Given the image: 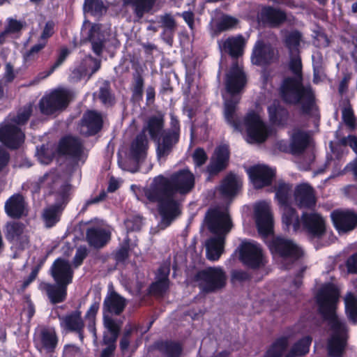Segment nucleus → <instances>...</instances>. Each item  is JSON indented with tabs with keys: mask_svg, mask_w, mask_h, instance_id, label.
Here are the masks:
<instances>
[{
	"mask_svg": "<svg viewBox=\"0 0 357 357\" xmlns=\"http://www.w3.org/2000/svg\"><path fill=\"white\" fill-rule=\"evenodd\" d=\"M208 231L215 236H224L230 231L233 227L229 215L217 208L210 209L205 217Z\"/></svg>",
	"mask_w": 357,
	"mask_h": 357,
	"instance_id": "nucleus-7",
	"label": "nucleus"
},
{
	"mask_svg": "<svg viewBox=\"0 0 357 357\" xmlns=\"http://www.w3.org/2000/svg\"><path fill=\"white\" fill-rule=\"evenodd\" d=\"M296 52V54L294 52L290 53V60L289 63V70L296 75V77H302V61L301 58Z\"/></svg>",
	"mask_w": 357,
	"mask_h": 357,
	"instance_id": "nucleus-54",
	"label": "nucleus"
},
{
	"mask_svg": "<svg viewBox=\"0 0 357 357\" xmlns=\"http://www.w3.org/2000/svg\"><path fill=\"white\" fill-rule=\"evenodd\" d=\"M101 113H84L80 123V134L85 137L93 136L98 133L102 128Z\"/></svg>",
	"mask_w": 357,
	"mask_h": 357,
	"instance_id": "nucleus-24",
	"label": "nucleus"
},
{
	"mask_svg": "<svg viewBox=\"0 0 357 357\" xmlns=\"http://www.w3.org/2000/svg\"><path fill=\"white\" fill-rule=\"evenodd\" d=\"M104 325L108 330V333L119 335L121 326L109 315H103Z\"/></svg>",
	"mask_w": 357,
	"mask_h": 357,
	"instance_id": "nucleus-61",
	"label": "nucleus"
},
{
	"mask_svg": "<svg viewBox=\"0 0 357 357\" xmlns=\"http://www.w3.org/2000/svg\"><path fill=\"white\" fill-rule=\"evenodd\" d=\"M169 287V279L158 278L155 282H153L150 284L149 291L153 295H162L168 290Z\"/></svg>",
	"mask_w": 357,
	"mask_h": 357,
	"instance_id": "nucleus-53",
	"label": "nucleus"
},
{
	"mask_svg": "<svg viewBox=\"0 0 357 357\" xmlns=\"http://www.w3.org/2000/svg\"><path fill=\"white\" fill-rule=\"evenodd\" d=\"M222 55H228L232 61H238L245 53L247 41L242 34L229 36L218 41Z\"/></svg>",
	"mask_w": 357,
	"mask_h": 357,
	"instance_id": "nucleus-11",
	"label": "nucleus"
},
{
	"mask_svg": "<svg viewBox=\"0 0 357 357\" xmlns=\"http://www.w3.org/2000/svg\"><path fill=\"white\" fill-rule=\"evenodd\" d=\"M261 20L271 27H278L287 20V13L278 8L266 6L262 8L261 11Z\"/></svg>",
	"mask_w": 357,
	"mask_h": 357,
	"instance_id": "nucleus-30",
	"label": "nucleus"
},
{
	"mask_svg": "<svg viewBox=\"0 0 357 357\" xmlns=\"http://www.w3.org/2000/svg\"><path fill=\"white\" fill-rule=\"evenodd\" d=\"M68 287L66 285L56 283L43 282L40 289L46 293L52 304H58L64 302L68 295Z\"/></svg>",
	"mask_w": 357,
	"mask_h": 357,
	"instance_id": "nucleus-29",
	"label": "nucleus"
},
{
	"mask_svg": "<svg viewBox=\"0 0 357 357\" xmlns=\"http://www.w3.org/2000/svg\"><path fill=\"white\" fill-rule=\"evenodd\" d=\"M164 128V119L162 116H151L146 123V126L144 128L142 132L144 133L145 130L149 132L150 138L153 141L159 140L161 137Z\"/></svg>",
	"mask_w": 357,
	"mask_h": 357,
	"instance_id": "nucleus-40",
	"label": "nucleus"
},
{
	"mask_svg": "<svg viewBox=\"0 0 357 357\" xmlns=\"http://www.w3.org/2000/svg\"><path fill=\"white\" fill-rule=\"evenodd\" d=\"M144 86V79L142 74L136 70L132 74V81L131 84L132 99L135 102L142 100Z\"/></svg>",
	"mask_w": 357,
	"mask_h": 357,
	"instance_id": "nucleus-43",
	"label": "nucleus"
},
{
	"mask_svg": "<svg viewBox=\"0 0 357 357\" xmlns=\"http://www.w3.org/2000/svg\"><path fill=\"white\" fill-rule=\"evenodd\" d=\"M310 142L309 135L303 131L295 132L291 137L290 148L292 153L300 154L304 152L308 146Z\"/></svg>",
	"mask_w": 357,
	"mask_h": 357,
	"instance_id": "nucleus-42",
	"label": "nucleus"
},
{
	"mask_svg": "<svg viewBox=\"0 0 357 357\" xmlns=\"http://www.w3.org/2000/svg\"><path fill=\"white\" fill-rule=\"evenodd\" d=\"M345 314L350 323L357 324V298L351 293L347 294L344 299Z\"/></svg>",
	"mask_w": 357,
	"mask_h": 357,
	"instance_id": "nucleus-45",
	"label": "nucleus"
},
{
	"mask_svg": "<svg viewBox=\"0 0 357 357\" xmlns=\"http://www.w3.org/2000/svg\"><path fill=\"white\" fill-rule=\"evenodd\" d=\"M338 288L331 282L324 284L317 291L315 298L319 313L328 322L333 334L328 342L330 357H342L347 339L344 334L347 327L337 317L335 310L340 298Z\"/></svg>",
	"mask_w": 357,
	"mask_h": 357,
	"instance_id": "nucleus-2",
	"label": "nucleus"
},
{
	"mask_svg": "<svg viewBox=\"0 0 357 357\" xmlns=\"http://www.w3.org/2000/svg\"><path fill=\"white\" fill-rule=\"evenodd\" d=\"M84 12L93 16H102L107 10V7L102 0H84Z\"/></svg>",
	"mask_w": 357,
	"mask_h": 357,
	"instance_id": "nucleus-47",
	"label": "nucleus"
},
{
	"mask_svg": "<svg viewBox=\"0 0 357 357\" xmlns=\"http://www.w3.org/2000/svg\"><path fill=\"white\" fill-rule=\"evenodd\" d=\"M312 341V338L310 335L305 336L296 342L291 349L299 357L305 356L310 351Z\"/></svg>",
	"mask_w": 357,
	"mask_h": 357,
	"instance_id": "nucleus-52",
	"label": "nucleus"
},
{
	"mask_svg": "<svg viewBox=\"0 0 357 357\" xmlns=\"http://www.w3.org/2000/svg\"><path fill=\"white\" fill-rule=\"evenodd\" d=\"M179 140V135L174 132H165L159 137V140L154 141L157 144L156 154L158 159H165L172 151L175 144Z\"/></svg>",
	"mask_w": 357,
	"mask_h": 357,
	"instance_id": "nucleus-27",
	"label": "nucleus"
},
{
	"mask_svg": "<svg viewBox=\"0 0 357 357\" xmlns=\"http://www.w3.org/2000/svg\"><path fill=\"white\" fill-rule=\"evenodd\" d=\"M157 0H122L123 8L130 7L133 14V21L139 22L146 14L151 13Z\"/></svg>",
	"mask_w": 357,
	"mask_h": 357,
	"instance_id": "nucleus-26",
	"label": "nucleus"
},
{
	"mask_svg": "<svg viewBox=\"0 0 357 357\" xmlns=\"http://www.w3.org/2000/svg\"><path fill=\"white\" fill-rule=\"evenodd\" d=\"M25 135L15 125H0V142L10 150H17L24 144Z\"/></svg>",
	"mask_w": 357,
	"mask_h": 357,
	"instance_id": "nucleus-16",
	"label": "nucleus"
},
{
	"mask_svg": "<svg viewBox=\"0 0 357 357\" xmlns=\"http://www.w3.org/2000/svg\"><path fill=\"white\" fill-rule=\"evenodd\" d=\"M225 119L235 131L241 132L244 126L249 143H264L274 132L273 127L261 119L259 113H247L243 120L238 113H225Z\"/></svg>",
	"mask_w": 357,
	"mask_h": 357,
	"instance_id": "nucleus-4",
	"label": "nucleus"
},
{
	"mask_svg": "<svg viewBox=\"0 0 357 357\" xmlns=\"http://www.w3.org/2000/svg\"><path fill=\"white\" fill-rule=\"evenodd\" d=\"M278 54L275 48L263 40H257L252 50L250 60L257 66H266L278 60Z\"/></svg>",
	"mask_w": 357,
	"mask_h": 357,
	"instance_id": "nucleus-10",
	"label": "nucleus"
},
{
	"mask_svg": "<svg viewBox=\"0 0 357 357\" xmlns=\"http://www.w3.org/2000/svg\"><path fill=\"white\" fill-rule=\"evenodd\" d=\"M294 199L300 208H313L317 202L314 190L308 183L296 185L294 190Z\"/></svg>",
	"mask_w": 357,
	"mask_h": 357,
	"instance_id": "nucleus-23",
	"label": "nucleus"
},
{
	"mask_svg": "<svg viewBox=\"0 0 357 357\" xmlns=\"http://www.w3.org/2000/svg\"><path fill=\"white\" fill-rule=\"evenodd\" d=\"M224 236H215L206 242V257L211 261H218L224 251Z\"/></svg>",
	"mask_w": 357,
	"mask_h": 357,
	"instance_id": "nucleus-37",
	"label": "nucleus"
},
{
	"mask_svg": "<svg viewBox=\"0 0 357 357\" xmlns=\"http://www.w3.org/2000/svg\"><path fill=\"white\" fill-rule=\"evenodd\" d=\"M268 247L273 254L292 261H296L303 256V252L301 248L291 240L280 236L274 237L269 243Z\"/></svg>",
	"mask_w": 357,
	"mask_h": 357,
	"instance_id": "nucleus-9",
	"label": "nucleus"
},
{
	"mask_svg": "<svg viewBox=\"0 0 357 357\" xmlns=\"http://www.w3.org/2000/svg\"><path fill=\"white\" fill-rule=\"evenodd\" d=\"M59 178L54 173H46L38 179V183L49 190V195H53L56 191V184Z\"/></svg>",
	"mask_w": 357,
	"mask_h": 357,
	"instance_id": "nucleus-51",
	"label": "nucleus"
},
{
	"mask_svg": "<svg viewBox=\"0 0 357 357\" xmlns=\"http://www.w3.org/2000/svg\"><path fill=\"white\" fill-rule=\"evenodd\" d=\"M126 300L114 290L109 291L102 305L103 315H120L125 310Z\"/></svg>",
	"mask_w": 357,
	"mask_h": 357,
	"instance_id": "nucleus-25",
	"label": "nucleus"
},
{
	"mask_svg": "<svg viewBox=\"0 0 357 357\" xmlns=\"http://www.w3.org/2000/svg\"><path fill=\"white\" fill-rule=\"evenodd\" d=\"M86 40L91 43L93 53L97 56H100L105 47L106 38L99 24H93L90 26Z\"/></svg>",
	"mask_w": 357,
	"mask_h": 357,
	"instance_id": "nucleus-32",
	"label": "nucleus"
},
{
	"mask_svg": "<svg viewBox=\"0 0 357 357\" xmlns=\"http://www.w3.org/2000/svg\"><path fill=\"white\" fill-rule=\"evenodd\" d=\"M61 326L67 332H79L85 327L82 312L77 309L60 318Z\"/></svg>",
	"mask_w": 357,
	"mask_h": 357,
	"instance_id": "nucleus-34",
	"label": "nucleus"
},
{
	"mask_svg": "<svg viewBox=\"0 0 357 357\" xmlns=\"http://www.w3.org/2000/svg\"><path fill=\"white\" fill-rule=\"evenodd\" d=\"M69 54L70 51L67 47L61 49L55 62L45 72V75L44 77H47L51 75L57 68H59L64 63Z\"/></svg>",
	"mask_w": 357,
	"mask_h": 357,
	"instance_id": "nucleus-55",
	"label": "nucleus"
},
{
	"mask_svg": "<svg viewBox=\"0 0 357 357\" xmlns=\"http://www.w3.org/2000/svg\"><path fill=\"white\" fill-rule=\"evenodd\" d=\"M84 152L82 139L77 136L66 135L58 143L56 153L60 156L68 157L75 160L80 159Z\"/></svg>",
	"mask_w": 357,
	"mask_h": 357,
	"instance_id": "nucleus-12",
	"label": "nucleus"
},
{
	"mask_svg": "<svg viewBox=\"0 0 357 357\" xmlns=\"http://www.w3.org/2000/svg\"><path fill=\"white\" fill-rule=\"evenodd\" d=\"M25 26V22H21L13 18H9L6 29V31L9 33H17L20 32Z\"/></svg>",
	"mask_w": 357,
	"mask_h": 357,
	"instance_id": "nucleus-64",
	"label": "nucleus"
},
{
	"mask_svg": "<svg viewBox=\"0 0 357 357\" xmlns=\"http://www.w3.org/2000/svg\"><path fill=\"white\" fill-rule=\"evenodd\" d=\"M331 218L339 234L347 233L357 226V213L351 209H336L331 212Z\"/></svg>",
	"mask_w": 357,
	"mask_h": 357,
	"instance_id": "nucleus-14",
	"label": "nucleus"
},
{
	"mask_svg": "<svg viewBox=\"0 0 357 357\" xmlns=\"http://www.w3.org/2000/svg\"><path fill=\"white\" fill-rule=\"evenodd\" d=\"M247 75L238 61H232L226 74L225 88L228 93H240L247 84Z\"/></svg>",
	"mask_w": 357,
	"mask_h": 357,
	"instance_id": "nucleus-13",
	"label": "nucleus"
},
{
	"mask_svg": "<svg viewBox=\"0 0 357 357\" xmlns=\"http://www.w3.org/2000/svg\"><path fill=\"white\" fill-rule=\"evenodd\" d=\"M312 238H320L326 233V222L318 213L303 212L301 215V226Z\"/></svg>",
	"mask_w": 357,
	"mask_h": 357,
	"instance_id": "nucleus-15",
	"label": "nucleus"
},
{
	"mask_svg": "<svg viewBox=\"0 0 357 357\" xmlns=\"http://www.w3.org/2000/svg\"><path fill=\"white\" fill-rule=\"evenodd\" d=\"M72 100V94L66 89H55L39 100L40 112H62Z\"/></svg>",
	"mask_w": 357,
	"mask_h": 357,
	"instance_id": "nucleus-6",
	"label": "nucleus"
},
{
	"mask_svg": "<svg viewBox=\"0 0 357 357\" xmlns=\"http://www.w3.org/2000/svg\"><path fill=\"white\" fill-rule=\"evenodd\" d=\"M241 186L242 183L238 179L236 174L230 172L222 180L220 186V192L223 197L231 199L238 193Z\"/></svg>",
	"mask_w": 357,
	"mask_h": 357,
	"instance_id": "nucleus-33",
	"label": "nucleus"
},
{
	"mask_svg": "<svg viewBox=\"0 0 357 357\" xmlns=\"http://www.w3.org/2000/svg\"><path fill=\"white\" fill-rule=\"evenodd\" d=\"M240 99L239 93H229V97L225 98L224 112H236Z\"/></svg>",
	"mask_w": 357,
	"mask_h": 357,
	"instance_id": "nucleus-57",
	"label": "nucleus"
},
{
	"mask_svg": "<svg viewBox=\"0 0 357 357\" xmlns=\"http://www.w3.org/2000/svg\"><path fill=\"white\" fill-rule=\"evenodd\" d=\"M101 298L99 296L97 300H95L92 304L90 305L89 308L86 311L84 318L90 322L95 321L96 314H98L99 307H100V302Z\"/></svg>",
	"mask_w": 357,
	"mask_h": 357,
	"instance_id": "nucleus-63",
	"label": "nucleus"
},
{
	"mask_svg": "<svg viewBox=\"0 0 357 357\" xmlns=\"http://www.w3.org/2000/svg\"><path fill=\"white\" fill-rule=\"evenodd\" d=\"M284 102L301 107V112H318L314 91L310 85L305 86L303 77H287L279 88Z\"/></svg>",
	"mask_w": 357,
	"mask_h": 357,
	"instance_id": "nucleus-3",
	"label": "nucleus"
},
{
	"mask_svg": "<svg viewBox=\"0 0 357 357\" xmlns=\"http://www.w3.org/2000/svg\"><path fill=\"white\" fill-rule=\"evenodd\" d=\"M148 146L146 135L144 132L138 134L130 145V158L137 164L142 162L146 156Z\"/></svg>",
	"mask_w": 357,
	"mask_h": 357,
	"instance_id": "nucleus-31",
	"label": "nucleus"
},
{
	"mask_svg": "<svg viewBox=\"0 0 357 357\" xmlns=\"http://www.w3.org/2000/svg\"><path fill=\"white\" fill-rule=\"evenodd\" d=\"M128 232L140 231L142 227V218L138 215L127 219L124 222Z\"/></svg>",
	"mask_w": 357,
	"mask_h": 357,
	"instance_id": "nucleus-59",
	"label": "nucleus"
},
{
	"mask_svg": "<svg viewBox=\"0 0 357 357\" xmlns=\"http://www.w3.org/2000/svg\"><path fill=\"white\" fill-rule=\"evenodd\" d=\"M155 348L163 357H181L183 352L182 344L172 340H160L155 343Z\"/></svg>",
	"mask_w": 357,
	"mask_h": 357,
	"instance_id": "nucleus-36",
	"label": "nucleus"
},
{
	"mask_svg": "<svg viewBox=\"0 0 357 357\" xmlns=\"http://www.w3.org/2000/svg\"><path fill=\"white\" fill-rule=\"evenodd\" d=\"M239 260L246 267L257 270L265 266L261 248L257 243L243 242L238 247Z\"/></svg>",
	"mask_w": 357,
	"mask_h": 357,
	"instance_id": "nucleus-8",
	"label": "nucleus"
},
{
	"mask_svg": "<svg viewBox=\"0 0 357 357\" xmlns=\"http://www.w3.org/2000/svg\"><path fill=\"white\" fill-rule=\"evenodd\" d=\"M230 151L226 144L220 145L215 148L207 171L210 175L214 176L226 169L229 165Z\"/></svg>",
	"mask_w": 357,
	"mask_h": 357,
	"instance_id": "nucleus-20",
	"label": "nucleus"
},
{
	"mask_svg": "<svg viewBox=\"0 0 357 357\" xmlns=\"http://www.w3.org/2000/svg\"><path fill=\"white\" fill-rule=\"evenodd\" d=\"M287 347V337H280L271 344L263 357H282Z\"/></svg>",
	"mask_w": 357,
	"mask_h": 357,
	"instance_id": "nucleus-44",
	"label": "nucleus"
},
{
	"mask_svg": "<svg viewBox=\"0 0 357 357\" xmlns=\"http://www.w3.org/2000/svg\"><path fill=\"white\" fill-rule=\"evenodd\" d=\"M55 27L56 23L53 20L47 21L41 32L40 40L47 43V40L54 34Z\"/></svg>",
	"mask_w": 357,
	"mask_h": 357,
	"instance_id": "nucleus-58",
	"label": "nucleus"
},
{
	"mask_svg": "<svg viewBox=\"0 0 357 357\" xmlns=\"http://www.w3.org/2000/svg\"><path fill=\"white\" fill-rule=\"evenodd\" d=\"M46 43H40L33 45L23 56L26 62L34 61L38 57V54L45 47Z\"/></svg>",
	"mask_w": 357,
	"mask_h": 357,
	"instance_id": "nucleus-60",
	"label": "nucleus"
},
{
	"mask_svg": "<svg viewBox=\"0 0 357 357\" xmlns=\"http://www.w3.org/2000/svg\"><path fill=\"white\" fill-rule=\"evenodd\" d=\"M294 113H269V121L272 126L278 127L292 126Z\"/></svg>",
	"mask_w": 357,
	"mask_h": 357,
	"instance_id": "nucleus-48",
	"label": "nucleus"
},
{
	"mask_svg": "<svg viewBox=\"0 0 357 357\" xmlns=\"http://www.w3.org/2000/svg\"><path fill=\"white\" fill-rule=\"evenodd\" d=\"M195 281L205 294L215 293L227 285L226 272L220 266H208L198 271L194 276Z\"/></svg>",
	"mask_w": 357,
	"mask_h": 357,
	"instance_id": "nucleus-5",
	"label": "nucleus"
},
{
	"mask_svg": "<svg viewBox=\"0 0 357 357\" xmlns=\"http://www.w3.org/2000/svg\"><path fill=\"white\" fill-rule=\"evenodd\" d=\"M25 229L24 224L21 222H8L3 228L5 238L10 243L24 250L29 243V238L24 232Z\"/></svg>",
	"mask_w": 357,
	"mask_h": 357,
	"instance_id": "nucleus-17",
	"label": "nucleus"
},
{
	"mask_svg": "<svg viewBox=\"0 0 357 357\" xmlns=\"http://www.w3.org/2000/svg\"><path fill=\"white\" fill-rule=\"evenodd\" d=\"M237 23L238 20L236 18L225 16L216 24V30L219 33L223 32L234 27Z\"/></svg>",
	"mask_w": 357,
	"mask_h": 357,
	"instance_id": "nucleus-56",
	"label": "nucleus"
},
{
	"mask_svg": "<svg viewBox=\"0 0 357 357\" xmlns=\"http://www.w3.org/2000/svg\"><path fill=\"white\" fill-rule=\"evenodd\" d=\"M256 225L259 234L268 237L273 234V218L265 204H259L255 208Z\"/></svg>",
	"mask_w": 357,
	"mask_h": 357,
	"instance_id": "nucleus-21",
	"label": "nucleus"
},
{
	"mask_svg": "<svg viewBox=\"0 0 357 357\" xmlns=\"http://www.w3.org/2000/svg\"><path fill=\"white\" fill-rule=\"evenodd\" d=\"M130 250V239H125L120 247L112 253L116 264L124 263L129 258Z\"/></svg>",
	"mask_w": 357,
	"mask_h": 357,
	"instance_id": "nucleus-50",
	"label": "nucleus"
},
{
	"mask_svg": "<svg viewBox=\"0 0 357 357\" xmlns=\"http://www.w3.org/2000/svg\"><path fill=\"white\" fill-rule=\"evenodd\" d=\"M247 172L255 189L271 185L275 176V172L264 165H253Z\"/></svg>",
	"mask_w": 357,
	"mask_h": 357,
	"instance_id": "nucleus-18",
	"label": "nucleus"
},
{
	"mask_svg": "<svg viewBox=\"0 0 357 357\" xmlns=\"http://www.w3.org/2000/svg\"><path fill=\"white\" fill-rule=\"evenodd\" d=\"M50 275L54 282L68 286L73 282L74 271L70 262L63 258L56 259L50 267Z\"/></svg>",
	"mask_w": 357,
	"mask_h": 357,
	"instance_id": "nucleus-19",
	"label": "nucleus"
},
{
	"mask_svg": "<svg viewBox=\"0 0 357 357\" xmlns=\"http://www.w3.org/2000/svg\"><path fill=\"white\" fill-rule=\"evenodd\" d=\"M64 206L61 204H55L44 209L43 219L46 227L51 228L60 220Z\"/></svg>",
	"mask_w": 357,
	"mask_h": 357,
	"instance_id": "nucleus-39",
	"label": "nucleus"
},
{
	"mask_svg": "<svg viewBox=\"0 0 357 357\" xmlns=\"http://www.w3.org/2000/svg\"><path fill=\"white\" fill-rule=\"evenodd\" d=\"M301 38V33L297 30L292 31L285 36L284 43L290 53L294 52V50L296 52H298V47L300 45Z\"/></svg>",
	"mask_w": 357,
	"mask_h": 357,
	"instance_id": "nucleus-49",
	"label": "nucleus"
},
{
	"mask_svg": "<svg viewBox=\"0 0 357 357\" xmlns=\"http://www.w3.org/2000/svg\"><path fill=\"white\" fill-rule=\"evenodd\" d=\"M292 185L289 183H285L283 181L278 182L275 188V197L280 206L290 204L289 198Z\"/></svg>",
	"mask_w": 357,
	"mask_h": 357,
	"instance_id": "nucleus-46",
	"label": "nucleus"
},
{
	"mask_svg": "<svg viewBox=\"0 0 357 357\" xmlns=\"http://www.w3.org/2000/svg\"><path fill=\"white\" fill-rule=\"evenodd\" d=\"M111 239L110 232L102 227H91L86 231V240L91 247L100 249L105 246Z\"/></svg>",
	"mask_w": 357,
	"mask_h": 357,
	"instance_id": "nucleus-28",
	"label": "nucleus"
},
{
	"mask_svg": "<svg viewBox=\"0 0 357 357\" xmlns=\"http://www.w3.org/2000/svg\"><path fill=\"white\" fill-rule=\"evenodd\" d=\"M94 96L106 108H109L116 104V98L111 88V84L108 80H103L98 91Z\"/></svg>",
	"mask_w": 357,
	"mask_h": 357,
	"instance_id": "nucleus-38",
	"label": "nucleus"
},
{
	"mask_svg": "<svg viewBox=\"0 0 357 357\" xmlns=\"http://www.w3.org/2000/svg\"><path fill=\"white\" fill-rule=\"evenodd\" d=\"M208 156L203 148H197L192 154V160L196 167H201L207 161Z\"/></svg>",
	"mask_w": 357,
	"mask_h": 357,
	"instance_id": "nucleus-62",
	"label": "nucleus"
},
{
	"mask_svg": "<svg viewBox=\"0 0 357 357\" xmlns=\"http://www.w3.org/2000/svg\"><path fill=\"white\" fill-rule=\"evenodd\" d=\"M6 215L14 219H20L27 215L25 198L21 193H15L5 202Z\"/></svg>",
	"mask_w": 357,
	"mask_h": 357,
	"instance_id": "nucleus-22",
	"label": "nucleus"
},
{
	"mask_svg": "<svg viewBox=\"0 0 357 357\" xmlns=\"http://www.w3.org/2000/svg\"><path fill=\"white\" fill-rule=\"evenodd\" d=\"M280 206L283 208L282 214L283 229L289 231L292 227L294 231H298L301 228V218H299L297 211L290 204Z\"/></svg>",
	"mask_w": 357,
	"mask_h": 357,
	"instance_id": "nucleus-35",
	"label": "nucleus"
},
{
	"mask_svg": "<svg viewBox=\"0 0 357 357\" xmlns=\"http://www.w3.org/2000/svg\"><path fill=\"white\" fill-rule=\"evenodd\" d=\"M195 185L194 174L188 169H182L169 176H155L144 188V195L149 203L156 204L161 224L167 227L181 214V204L176 195L189 194Z\"/></svg>",
	"mask_w": 357,
	"mask_h": 357,
	"instance_id": "nucleus-1",
	"label": "nucleus"
},
{
	"mask_svg": "<svg viewBox=\"0 0 357 357\" xmlns=\"http://www.w3.org/2000/svg\"><path fill=\"white\" fill-rule=\"evenodd\" d=\"M43 348L49 353L54 351L58 344V337L54 329L43 328L40 333Z\"/></svg>",
	"mask_w": 357,
	"mask_h": 357,
	"instance_id": "nucleus-41",
	"label": "nucleus"
}]
</instances>
